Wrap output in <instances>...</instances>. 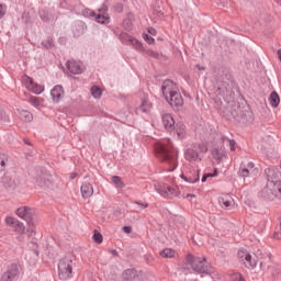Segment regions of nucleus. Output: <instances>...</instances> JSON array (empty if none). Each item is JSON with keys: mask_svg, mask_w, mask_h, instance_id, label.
Segmentation results:
<instances>
[{"mask_svg": "<svg viewBox=\"0 0 281 281\" xmlns=\"http://www.w3.org/2000/svg\"><path fill=\"white\" fill-rule=\"evenodd\" d=\"M267 177V184L261 191V196L273 201L274 199L281 200V172L276 167H270L265 170Z\"/></svg>", "mask_w": 281, "mask_h": 281, "instance_id": "1", "label": "nucleus"}, {"mask_svg": "<svg viewBox=\"0 0 281 281\" xmlns=\"http://www.w3.org/2000/svg\"><path fill=\"white\" fill-rule=\"evenodd\" d=\"M155 155L157 159L167 164L169 172L177 170V166H179V162L177 161L178 151L172 148V146H166L164 143H157L155 145Z\"/></svg>", "mask_w": 281, "mask_h": 281, "instance_id": "2", "label": "nucleus"}, {"mask_svg": "<svg viewBox=\"0 0 281 281\" xmlns=\"http://www.w3.org/2000/svg\"><path fill=\"white\" fill-rule=\"evenodd\" d=\"M162 94L171 106H183V97H181V92H179V88L175 82L170 80L164 81Z\"/></svg>", "mask_w": 281, "mask_h": 281, "instance_id": "3", "label": "nucleus"}, {"mask_svg": "<svg viewBox=\"0 0 281 281\" xmlns=\"http://www.w3.org/2000/svg\"><path fill=\"white\" fill-rule=\"evenodd\" d=\"M190 268L195 271V273H212V267L207 266V260L205 257H194L188 255L186 258Z\"/></svg>", "mask_w": 281, "mask_h": 281, "instance_id": "4", "label": "nucleus"}, {"mask_svg": "<svg viewBox=\"0 0 281 281\" xmlns=\"http://www.w3.org/2000/svg\"><path fill=\"white\" fill-rule=\"evenodd\" d=\"M59 280H71L74 278V259L65 257L58 263Z\"/></svg>", "mask_w": 281, "mask_h": 281, "instance_id": "5", "label": "nucleus"}, {"mask_svg": "<svg viewBox=\"0 0 281 281\" xmlns=\"http://www.w3.org/2000/svg\"><path fill=\"white\" fill-rule=\"evenodd\" d=\"M19 278H21V270H19V266L11 265L4 272H2L0 281H16Z\"/></svg>", "mask_w": 281, "mask_h": 281, "instance_id": "6", "label": "nucleus"}, {"mask_svg": "<svg viewBox=\"0 0 281 281\" xmlns=\"http://www.w3.org/2000/svg\"><path fill=\"white\" fill-rule=\"evenodd\" d=\"M22 80L26 89L31 91V93H35V95H41V93L45 91V86L34 82V79H32L31 77L24 76Z\"/></svg>", "mask_w": 281, "mask_h": 281, "instance_id": "7", "label": "nucleus"}, {"mask_svg": "<svg viewBox=\"0 0 281 281\" xmlns=\"http://www.w3.org/2000/svg\"><path fill=\"white\" fill-rule=\"evenodd\" d=\"M237 258L245 265V267H247V269H255L257 265L256 258H254L251 254L245 249L238 250Z\"/></svg>", "mask_w": 281, "mask_h": 281, "instance_id": "8", "label": "nucleus"}, {"mask_svg": "<svg viewBox=\"0 0 281 281\" xmlns=\"http://www.w3.org/2000/svg\"><path fill=\"white\" fill-rule=\"evenodd\" d=\"M34 209L30 206H21L16 210V216H19V218H22V221L25 222L34 218Z\"/></svg>", "mask_w": 281, "mask_h": 281, "instance_id": "9", "label": "nucleus"}, {"mask_svg": "<svg viewBox=\"0 0 281 281\" xmlns=\"http://www.w3.org/2000/svg\"><path fill=\"white\" fill-rule=\"evenodd\" d=\"M67 69L70 74L80 75L85 71V66L80 61L69 60L67 61Z\"/></svg>", "mask_w": 281, "mask_h": 281, "instance_id": "10", "label": "nucleus"}, {"mask_svg": "<svg viewBox=\"0 0 281 281\" xmlns=\"http://www.w3.org/2000/svg\"><path fill=\"white\" fill-rule=\"evenodd\" d=\"M52 100L55 104H58L60 100L65 97V90L63 89V86H55L50 90Z\"/></svg>", "mask_w": 281, "mask_h": 281, "instance_id": "11", "label": "nucleus"}, {"mask_svg": "<svg viewBox=\"0 0 281 281\" xmlns=\"http://www.w3.org/2000/svg\"><path fill=\"white\" fill-rule=\"evenodd\" d=\"M137 113H150L153 111V103L145 97L140 100V104L136 108Z\"/></svg>", "mask_w": 281, "mask_h": 281, "instance_id": "12", "label": "nucleus"}, {"mask_svg": "<svg viewBox=\"0 0 281 281\" xmlns=\"http://www.w3.org/2000/svg\"><path fill=\"white\" fill-rule=\"evenodd\" d=\"M180 177L187 183H196L200 179L199 171L196 170L187 171L184 173H181Z\"/></svg>", "mask_w": 281, "mask_h": 281, "instance_id": "13", "label": "nucleus"}, {"mask_svg": "<svg viewBox=\"0 0 281 281\" xmlns=\"http://www.w3.org/2000/svg\"><path fill=\"white\" fill-rule=\"evenodd\" d=\"M106 7L99 9V14L95 16L97 23H101V25H106L110 23L111 18L109 13H106Z\"/></svg>", "mask_w": 281, "mask_h": 281, "instance_id": "14", "label": "nucleus"}, {"mask_svg": "<svg viewBox=\"0 0 281 281\" xmlns=\"http://www.w3.org/2000/svg\"><path fill=\"white\" fill-rule=\"evenodd\" d=\"M162 126H165L166 131L172 133L175 131V119L170 114L162 115Z\"/></svg>", "mask_w": 281, "mask_h": 281, "instance_id": "15", "label": "nucleus"}, {"mask_svg": "<svg viewBox=\"0 0 281 281\" xmlns=\"http://www.w3.org/2000/svg\"><path fill=\"white\" fill-rule=\"evenodd\" d=\"M81 196L82 199H91L93 196V186L89 182H83L81 184Z\"/></svg>", "mask_w": 281, "mask_h": 281, "instance_id": "16", "label": "nucleus"}, {"mask_svg": "<svg viewBox=\"0 0 281 281\" xmlns=\"http://www.w3.org/2000/svg\"><path fill=\"white\" fill-rule=\"evenodd\" d=\"M53 182L54 177H52V175H44L37 180V183L41 186V188H49Z\"/></svg>", "mask_w": 281, "mask_h": 281, "instance_id": "17", "label": "nucleus"}, {"mask_svg": "<svg viewBox=\"0 0 281 281\" xmlns=\"http://www.w3.org/2000/svg\"><path fill=\"white\" fill-rule=\"evenodd\" d=\"M184 157L188 161H199L201 159L199 158V151L194 147L187 149Z\"/></svg>", "mask_w": 281, "mask_h": 281, "instance_id": "18", "label": "nucleus"}, {"mask_svg": "<svg viewBox=\"0 0 281 281\" xmlns=\"http://www.w3.org/2000/svg\"><path fill=\"white\" fill-rule=\"evenodd\" d=\"M251 175H256V168L254 166V162H249L247 168H244L239 171V177H251Z\"/></svg>", "mask_w": 281, "mask_h": 281, "instance_id": "19", "label": "nucleus"}, {"mask_svg": "<svg viewBox=\"0 0 281 281\" xmlns=\"http://www.w3.org/2000/svg\"><path fill=\"white\" fill-rule=\"evenodd\" d=\"M29 103L32 104V106H35V109H41V106L45 104V99L41 97L31 95L29 99Z\"/></svg>", "mask_w": 281, "mask_h": 281, "instance_id": "20", "label": "nucleus"}, {"mask_svg": "<svg viewBox=\"0 0 281 281\" xmlns=\"http://www.w3.org/2000/svg\"><path fill=\"white\" fill-rule=\"evenodd\" d=\"M162 192L166 196H179V194H181L177 187H165Z\"/></svg>", "mask_w": 281, "mask_h": 281, "instance_id": "21", "label": "nucleus"}, {"mask_svg": "<svg viewBox=\"0 0 281 281\" xmlns=\"http://www.w3.org/2000/svg\"><path fill=\"white\" fill-rule=\"evenodd\" d=\"M13 232H15V234L19 235L18 238H20V240H23V235L25 234V224H23V222H18V224H15V227L13 228Z\"/></svg>", "mask_w": 281, "mask_h": 281, "instance_id": "22", "label": "nucleus"}, {"mask_svg": "<svg viewBox=\"0 0 281 281\" xmlns=\"http://www.w3.org/2000/svg\"><path fill=\"white\" fill-rule=\"evenodd\" d=\"M18 112L20 114V120H22L23 122H32V120H34V117L32 116V112L27 110H18Z\"/></svg>", "mask_w": 281, "mask_h": 281, "instance_id": "23", "label": "nucleus"}, {"mask_svg": "<svg viewBox=\"0 0 281 281\" xmlns=\"http://www.w3.org/2000/svg\"><path fill=\"white\" fill-rule=\"evenodd\" d=\"M173 131L178 137L180 138L186 137V125L183 123H177Z\"/></svg>", "mask_w": 281, "mask_h": 281, "instance_id": "24", "label": "nucleus"}, {"mask_svg": "<svg viewBox=\"0 0 281 281\" xmlns=\"http://www.w3.org/2000/svg\"><path fill=\"white\" fill-rule=\"evenodd\" d=\"M159 256L161 258H177V251L172 250V248H165L160 251Z\"/></svg>", "mask_w": 281, "mask_h": 281, "instance_id": "25", "label": "nucleus"}, {"mask_svg": "<svg viewBox=\"0 0 281 281\" xmlns=\"http://www.w3.org/2000/svg\"><path fill=\"white\" fill-rule=\"evenodd\" d=\"M220 203L223 207H232L234 205V199L229 195H224L220 199Z\"/></svg>", "mask_w": 281, "mask_h": 281, "instance_id": "26", "label": "nucleus"}, {"mask_svg": "<svg viewBox=\"0 0 281 281\" xmlns=\"http://www.w3.org/2000/svg\"><path fill=\"white\" fill-rule=\"evenodd\" d=\"M27 229L26 233L29 236H32L36 232V221H34V217L31 220H26Z\"/></svg>", "mask_w": 281, "mask_h": 281, "instance_id": "27", "label": "nucleus"}, {"mask_svg": "<svg viewBox=\"0 0 281 281\" xmlns=\"http://www.w3.org/2000/svg\"><path fill=\"white\" fill-rule=\"evenodd\" d=\"M19 220H16V217H12V216H7L4 218V223L5 225H8L9 227H12V229H14V227L19 224Z\"/></svg>", "mask_w": 281, "mask_h": 281, "instance_id": "28", "label": "nucleus"}, {"mask_svg": "<svg viewBox=\"0 0 281 281\" xmlns=\"http://www.w3.org/2000/svg\"><path fill=\"white\" fill-rule=\"evenodd\" d=\"M270 104L271 106H278L280 104V95L278 94V92H272L270 94Z\"/></svg>", "mask_w": 281, "mask_h": 281, "instance_id": "29", "label": "nucleus"}, {"mask_svg": "<svg viewBox=\"0 0 281 281\" xmlns=\"http://www.w3.org/2000/svg\"><path fill=\"white\" fill-rule=\"evenodd\" d=\"M90 91L91 95L94 97L97 100L102 98V89H100V87L93 86Z\"/></svg>", "mask_w": 281, "mask_h": 281, "instance_id": "30", "label": "nucleus"}, {"mask_svg": "<svg viewBox=\"0 0 281 281\" xmlns=\"http://www.w3.org/2000/svg\"><path fill=\"white\" fill-rule=\"evenodd\" d=\"M193 148L195 149V151H198V155L199 153H207V145L205 143L194 145Z\"/></svg>", "mask_w": 281, "mask_h": 281, "instance_id": "31", "label": "nucleus"}, {"mask_svg": "<svg viewBox=\"0 0 281 281\" xmlns=\"http://www.w3.org/2000/svg\"><path fill=\"white\" fill-rule=\"evenodd\" d=\"M5 164H8V157H5L3 154H0V172L5 170Z\"/></svg>", "mask_w": 281, "mask_h": 281, "instance_id": "32", "label": "nucleus"}, {"mask_svg": "<svg viewBox=\"0 0 281 281\" xmlns=\"http://www.w3.org/2000/svg\"><path fill=\"white\" fill-rule=\"evenodd\" d=\"M112 183H114L116 188H124V182L122 181V178H120L119 176L112 177Z\"/></svg>", "mask_w": 281, "mask_h": 281, "instance_id": "33", "label": "nucleus"}, {"mask_svg": "<svg viewBox=\"0 0 281 281\" xmlns=\"http://www.w3.org/2000/svg\"><path fill=\"white\" fill-rule=\"evenodd\" d=\"M131 43L133 46H135L136 49H138V52H144V46L142 45V43H139V41H137L136 38H130Z\"/></svg>", "mask_w": 281, "mask_h": 281, "instance_id": "34", "label": "nucleus"}, {"mask_svg": "<svg viewBox=\"0 0 281 281\" xmlns=\"http://www.w3.org/2000/svg\"><path fill=\"white\" fill-rule=\"evenodd\" d=\"M92 238H93L94 243H97L98 245L102 244V240H104V238L98 231H94Z\"/></svg>", "mask_w": 281, "mask_h": 281, "instance_id": "35", "label": "nucleus"}, {"mask_svg": "<svg viewBox=\"0 0 281 281\" xmlns=\"http://www.w3.org/2000/svg\"><path fill=\"white\" fill-rule=\"evenodd\" d=\"M123 277L125 278V280H133V278H135V271L127 269L123 273Z\"/></svg>", "mask_w": 281, "mask_h": 281, "instance_id": "36", "label": "nucleus"}, {"mask_svg": "<svg viewBox=\"0 0 281 281\" xmlns=\"http://www.w3.org/2000/svg\"><path fill=\"white\" fill-rule=\"evenodd\" d=\"M218 176V171L215 170L213 173H204L202 177V183H205V181H207V179H212V177H217Z\"/></svg>", "mask_w": 281, "mask_h": 281, "instance_id": "37", "label": "nucleus"}, {"mask_svg": "<svg viewBox=\"0 0 281 281\" xmlns=\"http://www.w3.org/2000/svg\"><path fill=\"white\" fill-rule=\"evenodd\" d=\"M231 280L232 281H245V279H243V274L235 272L231 276Z\"/></svg>", "mask_w": 281, "mask_h": 281, "instance_id": "38", "label": "nucleus"}, {"mask_svg": "<svg viewBox=\"0 0 281 281\" xmlns=\"http://www.w3.org/2000/svg\"><path fill=\"white\" fill-rule=\"evenodd\" d=\"M144 41H146V43H148L149 45H153V43H155V38H153L148 34L144 35Z\"/></svg>", "mask_w": 281, "mask_h": 281, "instance_id": "39", "label": "nucleus"}, {"mask_svg": "<svg viewBox=\"0 0 281 281\" xmlns=\"http://www.w3.org/2000/svg\"><path fill=\"white\" fill-rule=\"evenodd\" d=\"M7 7L3 4H0V19H3L5 16Z\"/></svg>", "mask_w": 281, "mask_h": 281, "instance_id": "40", "label": "nucleus"}, {"mask_svg": "<svg viewBox=\"0 0 281 281\" xmlns=\"http://www.w3.org/2000/svg\"><path fill=\"white\" fill-rule=\"evenodd\" d=\"M272 238L281 243V231H276L274 234L272 235Z\"/></svg>", "mask_w": 281, "mask_h": 281, "instance_id": "41", "label": "nucleus"}, {"mask_svg": "<svg viewBox=\"0 0 281 281\" xmlns=\"http://www.w3.org/2000/svg\"><path fill=\"white\" fill-rule=\"evenodd\" d=\"M229 149L234 153L236 150V140H228Z\"/></svg>", "mask_w": 281, "mask_h": 281, "instance_id": "42", "label": "nucleus"}, {"mask_svg": "<svg viewBox=\"0 0 281 281\" xmlns=\"http://www.w3.org/2000/svg\"><path fill=\"white\" fill-rule=\"evenodd\" d=\"M123 232H125V234H131V227L124 226Z\"/></svg>", "mask_w": 281, "mask_h": 281, "instance_id": "43", "label": "nucleus"}, {"mask_svg": "<svg viewBox=\"0 0 281 281\" xmlns=\"http://www.w3.org/2000/svg\"><path fill=\"white\" fill-rule=\"evenodd\" d=\"M76 177H78V173L76 172L70 173V179H76Z\"/></svg>", "mask_w": 281, "mask_h": 281, "instance_id": "44", "label": "nucleus"}, {"mask_svg": "<svg viewBox=\"0 0 281 281\" xmlns=\"http://www.w3.org/2000/svg\"><path fill=\"white\" fill-rule=\"evenodd\" d=\"M138 205H140V207H144V209L148 207V204H139L138 203Z\"/></svg>", "mask_w": 281, "mask_h": 281, "instance_id": "45", "label": "nucleus"}, {"mask_svg": "<svg viewBox=\"0 0 281 281\" xmlns=\"http://www.w3.org/2000/svg\"><path fill=\"white\" fill-rule=\"evenodd\" d=\"M90 16H95V12L91 11Z\"/></svg>", "mask_w": 281, "mask_h": 281, "instance_id": "46", "label": "nucleus"}, {"mask_svg": "<svg viewBox=\"0 0 281 281\" xmlns=\"http://www.w3.org/2000/svg\"><path fill=\"white\" fill-rule=\"evenodd\" d=\"M116 12H122V7H119V9H116Z\"/></svg>", "mask_w": 281, "mask_h": 281, "instance_id": "47", "label": "nucleus"}, {"mask_svg": "<svg viewBox=\"0 0 281 281\" xmlns=\"http://www.w3.org/2000/svg\"><path fill=\"white\" fill-rule=\"evenodd\" d=\"M154 32H155V30H153V29H151V30H149V34H153Z\"/></svg>", "mask_w": 281, "mask_h": 281, "instance_id": "48", "label": "nucleus"}, {"mask_svg": "<svg viewBox=\"0 0 281 281\" xmlns=\"http://www.w3.org/2000/svg\"><path fill=\"white\" fill-rule=\"evenodd\" d=\"M187 196L194 198V194H188Z\"/></svg>", "mask_w": 281, "mask_h": 281, "instance_id": "49", "label": "nucleus"}, {"mask_svg": "<svg viewBox=\"0 0 281 281\" xmlns=\"http://www.w3.org/2000/svg\"><path fill=\"white\" fill-rule=\"evenodd\" d=\"M52 45V43L48 44V47Z\"/></svg>", "mask_w": 281, "mask_h": 281, "instance_id": "50", "label": "nucleus"}]
</instances>
